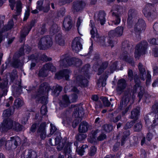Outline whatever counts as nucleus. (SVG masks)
Masks as SVG:
<instances>
[{
  "instance_id": "f257e3e1",
  "label": "nucleus",
  "mask_w": 158,
  "mask_h": 158,
  "mask_svg": "<svg viewBox=\"0 0 158 158\" xmlns=\"http://www.w3.org/2000/svg\"><path fill=\"white\" fill-rule=\"evenodd\" d=\"M2 127L4 130L12 129L17 131L22 130V126L18 123L13 122L12 120L8 119L4 120L2 123Z\"/></svg>"
},
{
  "instance_id": "f03ea898",
  "label": "nucleus",
  "mask_w": 158,
  "mask_h": 158,
  "mask_svg": "<svg viewBox=\"0 0 158 158\" xmlns=\"http://www.w3.org/2000/svg\"><path fill=\"white\" fill-rule=\"evenodd\" d=\"M61 66L67 67L74 64L77 66V64L79 65L81 64V60L78 59L72 58H71L66 56H62L60 61Z\"/></svg>"
},
{
  "instance_id": "7ed1b4c3",
  "label": "nucleus",
  "mask_w": 158,
  "mask_h": 158,
  "mask_svg": "<svg viewBox=\"0 0 158 158\" xmlns=\"http://www.w3.org/2000/svg\"><path fill=\"white\" fill-rule=\"evenodd\" d=\"M2 144L3 143H5V146L6 148L8 150H10L11 148H15L18 145V143H20V138L17 136L11 137L10 139L8 140L6 142L4 138L0 140Z\"/></svg>"
},
{
  "instance_id": "20e7f679",
  "label": "nucleus",
  "mask_w": 158,
  "mask_h": 158,
  "mask_svg": "<svg viewBox=\"0 0 158 158\" xmlns=\"http://www.w3.org/2000/svg\"><path fill=\"white\" fill-rule=\"evenodd\" d=\"M72 108H73L74 110L73 116L75 118H77L78 120L77 122H76V121H74L75 123V126L73 124V127H75L78 123L79 121L81 120V118L84 114L83 110L82 107L80 106H75L72 105L71 106Z\"/></svg>"
},
{
  "instance_id": "39448f33",
  "label": "nucleus",
  "mask_w": 158,
  "mask_h": 158,
  "mask_svg": "<svg viewBox=\"0 0 158 158\" xmlns=\"http://www.w3.org/2000/svg\"><path fill=\"white\" fill-rule=\"evenodd\" d=\"M147 46V42L143 41L136 46L135 52V57L136 58H139L141 55L144 54Z\"/></svg>"
},
{
  "instance_id": "423d86ee",
  "label": "nucleus",
  "mask_w": 158,
  "mask_h": 158,
  "mask_svg": "<svg viewBox=\"0 0 158 158\" xmlns=\"http://www.w3.org/2000/svg\"><path fill=\"white\" fill-rule=\"evenodd\" d=\"M52 44L51 38L48 36L44 37L41 38L38 43L39 47L40 49H45V47L48 48Z\"/></svg>"
},
{
  "instance_id": "0eeeda50",
  "label": "nucleus",
  "mask_w": 158,
  "mask_h": 158,
  "mask_svg": "<svg viewBox=\"0 0 158 158\" xmlns=\"http://www.w3.org/2000/svg\"><path fill=\"white\" fill-rule=\"evenodd\" d=\"M138 67L140 71V76L142 80L144 81L145 80V77L147 76V80L146 84L148 85L150 83L151 80V75L149 71H148L147 72V75L145 69L141 63L139 64Z\"/></svg>"
},
{
  "instance_id": "6e6552de",
  "label": "nucleus",
  "mask_w": 158,
  "mask_h": 158,
  "mask_svg": "<svg viewBox=\"0 0 158 158\" xmlns=\"http://www.w3.org/2000/svg\"><path fill=\"white\" fill-rule=\"evenodd\" d=\"M70 100H69L67 96L66 95H64L63 97L62 100L60 103L61 106L66 107L69 105L71 102H76L77 98V96L75 94L72 95L70 97Z\"/></svg>"
},
{
  "instance_id": "1a4fd4ad",
  "label": "nucleus",
  "mask_w": 158,
  "mask_h": 158,
  "mask_svg": "<svg viewBox=\"0 0 158 158\" xmlns=\"http://www.w3.org/2000/svg\"><path fill=\"white\" fill-rule=\"evenodd\" d=\"M136 14V12L134 9H131L129 11L127 23L129 27H130L132 24L135 23L138 21V19L135 16Z\"/></svg>"
},
{
  "instance_id": "9d476101",
  "label": "nucleus",
  "mask_w": 158,
  "mask_h": 158,
  "mask_svg": "<svg viewBox=\"0 0 158 158\" xmlns=\"http://www.w3.org/2000/svg\"><path fill=\"white\" fill-rule=\"evenodd\" d=\"M48 70H50L53 72L56 69L52 64H47L44 65L43 69L39 71V76L42 77L46 76L47 75L46 73L48 72Z\"/></svg>"
},
{
  "instance_id": "9b49d317",
  "label": "nucleus",
  "mask_w": 158,
  "mask_h": 158,
  "mask_svg": "<svg viewBox=\"0 0 158 158\" xmlns=\"http://www.w3.org/2000/svg\"><path fill=\"white\" fill-rule=\"evenodd\" d=\"M86 3L83 0H78L73 3V9L74 12H78L83 9L85 6Z\"/></svg>"
},
{
  "instance_id": "f8f14e48",
  "label": "nucleus",
  "mask_w": 158,
  "mask_h": 158,
  "mask_svg": "<svg viewBox=\"0 0 158 158\" xmlns=\"http://www.w3.org/2000/svg\"><path fill=\"white\" fill-rule=\"evenodd\" d=\"M146 28V24L144 21L142 19H139L134 26L135 31L140 33L142 31L145 30Z\"/></svg>"
},
{
  "instance_id": "ddd939ff",
  "label": "nucleus",
  "mask_w": 158,
  "mask_h": 158,
  "mask_svg": "<svg viewBox=\"0 0 158 158\" xmlns=\"http://www.w3.org/2000/svg\"><path fill=\"white\" fill-rule=\"evenodd\" d=\"M81 38L79 37H77L73 40L72 47L73 49L76 52H78L82 49V45L80 43Z\"/></svg>"
},
{
  "instance_id": "4468645a",
  "label": "nucleus",
  "mask_w": 158,
  "mask_h": 158,
  "mask_svg": "<svg viewBox=\"0 0 158 158\" xmlns=\"http://www.w3.org/2000/svg\"><path fill=\"white\" fill-rule=\"evenodd\" d=\"M76 77V80L74 81V83L76 84H78L81 87H86L87 86L88 81L87 79L85 77L83 78L82 77L79 75L75 76Z\"/></svg>"
},
{
  "instance_id": "2eb2a0df",
  "label": "nucleus",
  "mask_w": 158,
  "mask_h": 158,
  "mask_svg": "<svg viewBox=\"0 0 158 158\" xmlns=\"http://www.w3.org/2000/svg\"><path fill=\"white\" fill-rule=\"evenodd\" d=\"M118 6H115L113 7L111 11L112 12V14L113 16H114V19L115 21H112V25H117L119 24L120 22V18L119 16L115 14V11H117L118 10Z\"/></svg>"
},
{
  "instance_id": "dca6fc26",
  "label": "nucleus",
  "mask_w": 158,
  "mask_h": 158,
  "mask_svg": "<svg viewBox=\"0 0 158 158\" xmlns=\"http://www.w3.org/2000/svg\"><path fill=\"white\" fill-rule=\"evenodd\" d=\"M123 27H118L116 28L115 31H110L109 33V35L110 37H113L115 35H117L118 36H120L123 34Z\"/></svg>"
},
{
  "instance_id": "f3484780",
  "label": "nucleus",
  "mask_w": 158,
  "mask_h": 158,
  "mask_svg": "<svg viewBox=\"0 0 158 158\" xmlns=\"http://www.w3.org/2000/svg\"><path fill=\"white\" fill-rule=\"evenodd\" d=\"M70 73V72L69 70H64L63 71H61L58 73H56L55 77L56 78L60 79L64 77L65 79L67 80L69 79V74Z\"/></svg>"
},
{
  "instance_id": "a211bd4d",
  "label": "nucleus",
  "mask_w": 158,
  "mask_h": 158,
  "mask_svg": "<svg viewBox=\"0 0 158 158\" xmlns=\"http://www.w3.org/2000/svg\"><path fill=\"white\" fill-rule=\"evenodd\" d=\"M45 126L46 123H43L40 124L38 130V133L40 135V137L42 139H44L46 137Z\"/></svg>"
},
{
  "instance_id": "6ab92c4d",
  "label": "nucleus",
  "mask_w": 158,
  "mask_h": 158,
  "mask_svg": "<svg viewBox=\"0 0 158 158\" xmlns=\"http://www.w3.org/2000/svg\"><path fill=\"white\" fill-rule=\"evenodd\" d=\"M153 8H152V10L149 9L148 8V6L145 7L143 10V13L144 15L148 18L153 17L155 15V13L154 10H153Z\"/></svg>"
},
{
  "instance_id": "aec40b11",
  "label": "nucleus",
  "mask_w": 158,
  "mask_h": 158,
  "mask_svg": "<svg viewBox=\"0 0 158 158\" xmlns=\"http://www.w3.org/2000/svg\"><path fill=\"white\" fill-rule=\"evenodd\" d=\"M29 0L30 1L31 0ZM42 1L43 0H40L37 2V8L40 10H43L44 12H47L49 11V5H48L45 7H42L41 6L43 4Z\"/></svg>"
},
{
  "instance_id": "412c9836",
  "label": "nucleus",
  "mask_w": 158,
  "mask_h": 158,
  "mask_svg": "<svg viewBox=\"0 0 158 158\" xmlns=\"http://www.w3.org/2000/svg\"><path fill=\"white\" fill-rule=\"evenodd\" d=\"M63 25L66 30L68 31L71 29L72 27L71 20L70 18H66L64 19Z\"/></svg>"
},
{
  "instance_id": "4be33fe9",
  "label": "nucleus",
  "mask_w": 158,
  "mask_h": 158,
  "mask_svg": "<svg viewBox=\"0 0 158 158\" xmlns=\"http://www.w3.org/2000/svg\"><path fill=\"white\" fill-rule=\"evenodd\" d=\"M88 124L86 122H82L80 124L79 128L80 132L84 133L86 132L88 130Z\"/></svg>"
},
{
  "instance_id": "5701e85b",
  "label": "nucleus",
  "mask_w": 158,
  "mask_h": 158,
  "mask_svg": "<svg viewBox=\"0 0 158 158\" xmlns=\"http://www.w3.org/2000/svg\"><path fill=\"white\" fill-rule=\"evenodd\" d=\"M125 81L124 79H121L118 81L117 90L118 91H121L126 87Z\"/></svg>"
},
{
  "instance_id": "b1692460",
  "label": "nucleus",
  "mask_w": 158,
  "mask_h": 158,
  "mask_svg": "<svg viewBox=\"0 0 158 158\" xmlns=\"http://www.w3.org/2000/svg\"><path fill=\"white\" fill-rule=\"evenodd\" d=\"M134 80L135 85L134 87V92L135 93L137 91H141L142 88L139 85V79L137 78V76L135 77Z\"/></svg>"
},
{
  "instance_id": "393cba45",
  "label": "nucleus",
  "mask_w": 158,
  "mask_h": 158,
  "mask_svg": "<svg viewBox=\"0 0 158 158\" xmlns=\"http://www.w3.org/2000/svg\"><path fill=\"white\" fill-rule=\"evenodd\" d=\"M32 26L33 25L31 24L29 25L27 27L25 28L22 31L21 36L22 38H24L27 35L29 31L31 29Z\"/></svg>"
},
{
  "instance_id": "a878e982",
  "label": "nucleus",
  "mask_w": 158,
  "mask_h": 158,
  "mask_svg": "<svg viewBox=\"0 0 158 158\" xmlns=\"http://www.w3.org/2000/svg\"><path fill=\"white\" fill-rule=\"evenodd\" d=\"M153 115L155 118L153 121V124L151 127L158 130V115L156 113H153Z\"/></svg>"
},
{
  "instance_id": "bb28decb",
  "label": "nucleus",
  "mask_w": 158,
  "mask_h": 158,
  "mask_svg": "<svg viewBox=\"0 0 158 158\" xmlns=\"http://www.w3.org/2000/svg\"><path fill=\"white\" fill-rule=\"evenodd\" d=\"M105 13L104 12H100L99 13L98 16V20L99 21L101 25L104 24L105 22Z\"/></svg>"
},
{
  "instance_id": "cd10ccee",
  "label": "nucleus",
  "mask_w": 158,
  "mask_h": 158,
  "mask_svg": "<svg viewBox=\"0 0 158 158\" xmlns=\"http://www.w3.org/2000/svg\"><path fill=\"white\" fill-rule=\"evenodd\" d=\"M89 26L92 28L90 31V33L92 35V37H94L97 34V31L96 28L94 27V24L91 20L90 21V23Z\"/></svg>"
},
{
  "instance_id": "c85d7f7f",
  "label": "nucleus",
  "mask_w": 158,
  "mask_h": 158,
  "mask_svg": "<svg viewBox=\"0 0 158 158\" xmlns=\"http://www.w3.org/2000/svg\"><path fill=\"white\" fill-rule=\"evenodd\" d=\"M55 40L60 45L63 46L64 44V41L62 38V36L60 34H58L55 37Z\"/></svg>"
},
{
  "instance_id": "c756f323",
  "label": "nucleus",
  "mask_w": 158,
  "mask_h": 158,
  "mask_svg": "<svg viewBox=\"0 0 158 158\" xmlns=\"http://www.w3.org/2000/svg\"><path fill=\"white\" fill-rule=\"evenodd\" d=\"M72 143H68L67 144L66 143L64 144V149L65 153H68L70 154L71 151L70 148V147Z\"/></svg>"
},
{
  "instance_id": "7c9ffc66",
  "label": "nucleus",
  "mask_w": 158,
  "mask_h": 158,
  "mask_svg": "<svg viewBox=\"0 0 158 158\" xmlns=\"http://www.w3.org/2000/svg\"><path fill=\"white\" fill-rule=\"evenodd\" d=\"M117 63V62H115L111 63L109 69L110 71V73H113L114 71H115L116 69Z\"/></svg>"
},
{
  "instance_id": "2f4dec72",
  "label": "nucleus",
  "mask_w": 158,
  "mask_h": 158,
  "mask_svg": "<svg viewBox=\"0 0 158 158\" xmlns=\"http://www.w3.org/2000/svg\"><path fill=\"white\" fill-rule=\"evenodd\" d=\"M129 98L127 96H124L122 98L121 105L122 106H125L127 105V103L129 101Z\"/></svg>"
},
{
  "instance_id": "473e14b6",
  "label": "nucleus",
  "mask_w": 158,
  "mask_h": 158,
  "mask_svg": "<svg viewBox=\"0 0 158 158\" xmlns=\"http://www.w3.org/2000/svg\"><path fill=\"white\" fill-rule=\"evenodd\" d=\"M87 147L88 146L87 145H83L82 146L81 149H78L77 148L76 149V151L77 152L78 154L82 156L83 155L84 153L85 152L84 149L87 148Z\"/></svg>"
},
{
  "instance_id": "72a5a7b5",
  "label": "nucleus",
  "mask_w": 158,
  "mask_h": 158,
  "mask_svg": "<svg viewBox=\"0 0 158 158\" xmlns=\"http://www.w3.org/2000/svg\"><path fill=\"white\" fill-rule=\"evenodd\" d=\"M15 105L17 107H19L21 106L23 104V101L20 98L16 99L14 102Z\"/></svg>"
},
{
  "instance_id": "f704fd0d",
  "label": "nucleus",
  "mask_w": 158,
  "mask_h": 158,
  "mask_svg": "<svg viewBox=\"0 0 158 158\" xmlns=\"http://www.w3.org/2000/svg\"><path fill=\"white\" fill-rule=\"evenodd\" d=\"M12 113L10 109H7L4 110L3 114V117L6 118L10 116Z\"/></svg>"
},
{
  "instance_id": "c9c22d12",
  "label": "nucleus",
  "mask_w": 158,
  "mask_h": 158,
  "mask_svg": "<svg viewBox=\"0 0 158 158\" xmlns=\"http://www.w3.org/2000/svg\"><path fill=\"white\" fill-rule=\"evenodd\" d=\"M139 113V109H134L131 113V118H136Z\"/></svg>"
},
{
  "instance_id": "e433bc0d",
  "label": "nucleus",
  "mask_w": 158,
  "mask_h": 158,
  "mask_svg": "<svg viewBox=\"0 0 158 158\" xmlns=\"http://www.w3.org/2000/svg\"><path fill=\"white\" fill-rule=\"evenodd\" d=\"M21 11V2L19 1L17 2L16 3V13L17 15H19L20 14Z\"/></svg>"
},
{
  "instance_id": "4c0bfd02",
  "label": "nucleus",
  "mask_w": 158,
  "mask_h": 158,
  "mask_svg": "<svg viewBox=\"0 0 158 158\" xmlns=\"http://www.w3.org/2000/svg\"><path fill=\"white\" fill-rule=\"evenodd\" d=\"M121 58L124 60L126 61L127 62L129 63H131L132 61V60L130 59L129 58L128 59L127 56V52H125L124 54H123L121 56Z\"/></svg>"
},
{
  "instance_id": "58836bf2",
  "label": "nucleus",
  "mask_w": 158,
  "mask_h": 158,
  "mask_svg": "<svg viewBox=\"0 0 158 158\" xmlns=\"http://www.w3.org/2000/svg\"><path fill=\"white\" fill-rule=\"evenodd\" d=\"M104 130L106 131L109 132L113 129V127L111 125H105L103 126Z\"/></svg>"
},
{
  "instance_id": "ea45409f",
  "label": "nucleus",
  "mask_w": 158,
  "mask_h": 158,
  "mask_svg": "<svg viewBox=\"0 0 158 158\" xmlns=\"http://www.w3.org/2000/svg\"><path fill=\"white\" fill-rule=\"evenodd\" d=\"M62 88L61 87L58 86L54 90V94L55 96H57L61 91Z\"/></svg>"
},
{
  "instance_id": "a19ab883",
  "label": "nucleus",
  "mask_w": 158,
  "mask_h": 158,
  "mask_svg": "<svg viewBox=\"0 0 158 158\" xmlns=\"http://www.w3.org/2000/svg\"><path fill=\"white\" fill-rule=\"evenodd\" d=\"M96 151L97 149L94 146L92 147L90 149L89 152L90 155L91 156L94 155L96 153Z\"/></svg>"
},
{
  "instance_id": "79ce46f5",
  "label": "nucleus",
  "mask_w": 158,
  "mask_h": 158,
  "mask_svg": "<svg viewBox=\"0 0 158 158\" xmlns=\"http://www.w3.org/2000/svg\"><path fill=\"white\" fill-rule=\"evenodd\" d=\"M40 111L41 114L43 115H44L46 114L47 108L45 105H43L41 107Z\"/></svg>"
},
{
  "instance_id": "37998d69",
  "label": "nucleus",
  "mask_w": 158,
  "mask_h": 158,
  "mask_svg": "<svg viewBox=\"0 0 158 158\" xmlns=\"http://www.w3.org/2000/svg\"><path fill=\"white\" fill-rule=\"evenodd\" d=\"M102 101L104 105L106 106H109L110 105V103L107 98L104 97L102 99Z\"/></svg>"
},
{
  "instance_id": "c03bdc74",
  "label": "nucleus",
  "mask_w": 158,
  "mask_h": 158,
  "mask_svg": "<svg viewBox=\"0 0 158 158\" xmlns=\"http://www.w3.org/2000/svg\"><path fill=\"white\" fill-rule=\"evenodd\" d=\"M51 126V130H50V134L52 135L54 134V133L56 132L57 130V128L55 127V126L52 124H50Z\"/></svg>"
},
{
  "instance_id": "a18cd8bd",
  "label": "nucleus",
  "mask_w": 158,
  "mask_h": 158,
  "mask_svg": "<svg viewBox=\"0 0 158 158\" xmlns=\"http://www.w3.org/2000/svg\"><path fill=\"white\" fill-rule=\"evenodd\" d=\"M10 6L12 10H13L15 4V0H9Z\"/></svg>"
},
{
  "instance_id": "49530a36",
  "label": "nucleus",
  "mask_w": 158,
  "mask_h": 158,
  "mask_svg": "<svg viewBox=\"0 0 158 158\" xmlns=\"http://www.w3.org/2000/svg\"><path fill=\"white\" fill-rule=\"evenodd\" d=\"M86 137V135L85 134L80 135L78 136V140L79 141H81L85 139Z\"/></svg>"
},
{
  "instance_id": "de8ad7c7",
  "label": "nucleus",
  "mask_w": 158,
  "mask_h": 158,
  "mask_svg": "<svg viewBox=\"0 0 158 158\" xmlns=\"http://www.w3.org/2000/svg\"><path fill=\"white\" fill-rule=\"evenodd\" d=\"M141 128V125L139 124H136L135 126V131H139Z\"/></svg>"
},
{
  "instance_id": "09e8293b",
  "label": "nucleus",
  "mask_w": 158,
  "mask_h": 158,
  "mask_svg": "<svg viewBox=\"0 0 158 158\" xmlns=\"http://www.w3.org/2000/svg\"><path fill=\"white\" fill-rule=\"evenodd\" d=\"M153 29L156 34H158V23H155L153 25Z\"/></svg>"
},
{
  "instance_id": "8fccbe9b",
  "label": "nucleus",
  "mask_w": 158,
  "mask_h": 158,
  "mask_svg": "<svg viewBox=\"0 0 158 158\" xmlns=\"http://www.w3.org/2000/svg\"><path fill=\"white\" fill-rule=\"evenodd\" d=\"M106 138V135L104 134L100 135L98 138V139L99 141L102 140Z\"/></svg>"
},
{
  "instance_id": "3c124183",
  "label": "nucleus",
  "mask_w": 158,
  "mask_h": 158,
  "mask_svg": "<svg viewBox=\"0 0 158 158\" xmlns=\"http://www.w3.org/2000/svg\"><path fill=\"white\" fill-rule=\"evenodd\" d=\"M28 118L27 117L22 118L21 120V123L23 125L25 124L28 120Z\"/></svg>"
},
{
  "instance_id": "603ef678",
  "label": "nucleus",
  "mask_w": 158,
  "mask_h": 158,
  "mask_svg": "<svg viewBox=\"0 0 158 158\" xmlns=\"http://www.w3.org/2000/svg\"><path fill=\"white\" fill-rule=\"evenodd\" d=\"M132 123L131 122L127 123L125 127V129H127L131 128L132 126Z\"/></svg>"
},
{
  "instance_id": "864d4df0",
  "label": "nucleus",
  "mask_w": 158,
  "mask_h": 158,
  "mask_svg": "<svg viewBox=\"0 0 158 158\" xmlns=\"http://www.w3.org/2000/svg\"><path fill=\"white\" fill-rule=\"evenodd\" d=\"M153 74L155 75H158V67H156L153 68Z\"/></svg>"
},
{
  "instance_id": "5fc2aeb1",
  "label": "nucleus",
  "mask_w": 158,
  "mask_h": 158,
  "mask_svg": "<svg viewBox=\"0 0 158 158\" xmlns=\"http://www.w3.org/2000/svg\"><path fill=\"white\" fill-rule=\"evenodd\" d=\"M132 71L131 70H129L128 72L129 78L131 81L132 80Z\"/></svg>"
},
{
  "instance_id": "6e6d98bb",
  "label": "nucleus",
  "mask_w": 158,
  "mask_h": 158,
  "mask_svg": "<svg viewBox=\"0 0 158 158\" xmlns=\"http://www.w3.org/2000/svg\"><path fill=\"white\" fill-rule=\"evenodd\" d=\"M152 108L155 112H158V104H156L153 105Z\"/></svg>"
},
{
  "instance_id": "4d7b16f0",
  "label": "nucleus",
  "mask_w": 158,
  "mask_h": 158,
  "mask_svg": "<svg viewBox=\"0 0 158 158\" xmlns=\"http://www.w3.org/2000/svg\"><path fill=\"white\" fill-rule=\"evenodd\" d=\"M29 15V11H26L23 20H26L28 18Z\"/></svg>"
},
{
  "instance_id": "13d9d810",
  "label": "nucleus",
  "mask_w": 158,
  "mask_h": 158,
  "mask_svg": "<svg viewBox=\"0 0 158 158\" xmlns=\"http://www.w3.org/2000/svg\"><path fill=\"white\" fill-rule=\"evenodd\" d=\"M82 22V20L80 18H78L77 23V27L78 29L79 26L81 25V23Z\"/></svg>"
},
{
  "instance_id": "bf43d9fd",
  "label": "nucleus",
  "mask_w": 158,
  "mask_h": 158,
  "mask_svg": "<svg viewBox=\"0 0 158 158\" xmlns=\"http://www.w3.org/2000/svg\"><path fill=\"white\" fill-rule=\"evenodd\" d=\"M72 0H60V2L62 1V4H64L66 3H69L71 2Z\"/></svg>"
},
{
  "instance_id": "052dcab7",
  "label": "nucleus",
  "mask_w": 158,
  "mask_h": 158,
  "mask_svg": "<svg viewBox=\"0 0 158 158\" xmlns=\"http://www.w3.org/2000/svg\"><path fill=\"white\" fill-rule=\"evenodd\" d=\"M152 137V135L151 133H149L148 134L147 136V139L148 141H150Z\"/></svg>"
},
{
  "instance_id": "680f3d73",
  "label": "nucleus",
  "mask_w": 158,
  "mask_h": 158,
  "mask_svg": "<svg viewBox=\"0 0 158 158\" xmlns=\"http://www.w3.org/2000/svg\"><path fill=\"white\" fill-rule=\"evenodd\" d=\"M154 55L155 57H157L158 56V48H156L153 50Z\"/></svg>"
},
{
  "instance_id": "e2e57ef3",
  "label": "nucleus",
  "mask_w": 158,
  "mask_h": 158,
  "mask_svg": "<svg viewBox=\"0 0 158 158\" xmlns=\"http://www.w3.org/2000/svg\"><path fill=\"white\" fill-rule=\"evenodd\" d=\"M36 124H33L31 128V131L32 132H34L35 131V129L36 127Z\"/></svg>"
},
{
  "instance_id": "0e129e2a",
  "label": "nucleus",
  "mask_w": 158,
  "mask_h": 158,
  "mask_svg": "<svg viewBox=\"0 0 158 158\" xmlns=\"http://www.w3.org/2000/svg\"><path fill=\"white\" fill-rule=\"evenodd\" d=\"M71 90L76 93H77L78 92V90L75 87H71V90H69V91H70Z\"/></svg>"
},
{
  "instance_id": "69168bd1",
  "label": "nucleus",
  "mask_w": 158,
  "mask_h": 158,
  "mask_svg": "<svg viewBox=\"0 0 158 158\" xmlns=\"http://www.w3.org/2000/svg\"><path fill=\"white\" fill-rule=\"evenodd\" d=\"M64 120L63 122L64 123H67L68 124H69L70 122V119L69 117H66L65 119H64Z\"/></svg>"
},
{
  "instance_id": "338daca9",
  "label": "nucleus",
  "mask_w": 158,
  "mask_h": 158,
  "mask_svg": "<svg viewBox=\"0 0 158 158\" xmlns=\"http://www.w3.org/2000/svg\"><path fill=\"white\" fill-rule=\"evenodd\" d=\"M156 39H152L149 40V42L151 44H156Z\"/></svg>"
},
{
  "instance_id": "774afa93",
  "label": "nucleus",
  "mask_w": 158,
  "mask_h": 158,
  "mask_svg": "<svg viewBox=\"0 0 158 158\" xmlns=\"http://www.w3.org/2000/svg\"><path fill=\"white\" fill-rule=\"evenodd\" d=\"M152 86L153 87L158 86V80L155 81L152 84Z\"/></svg>"
}]
</instances>
